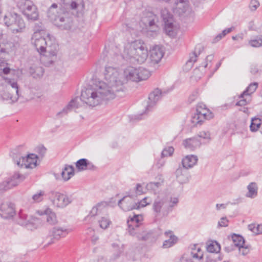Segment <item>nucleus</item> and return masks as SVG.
<instances>
[{"mask_svg":"<svg viewBox=\"0 0 262 262\" xmlns=\"http://www.w3.org/2000/svg\"><path fill=\"white\" fill-rule=\"evenodd\" d=\"M107 83L99 82L97 88L90 86L81 91V100L90 106L99 105L101 101L114 99L117 93L122 92L124 96V84L127 81L138 82L147 79L150 76L149 71L144 68L127 67L123 73L112 67H106L104 73Z\"/></svg>","mask_w":262,"mask_h":262,"instance_id":"f257e3e1","label":"nucleus"},{"mask_svg":"<svg viewBox=\"0 0 262 262\" xmlns=\"http://www.w3.org/2000/svg\"><path fill=\"white\" fill-rule=\"evenodd\" d=\"M124 53L128 58L134 59L139 64L144 63L148 56L147 48L140 40L132 42L125 48Z\"/></svg>","mask_w":262,"mask_h":262,"instance_id":"f03ea898","label":"nucleus"},{"mask_svg":"<svg viewBox=\"0 0 262 262\" xmlns=\"http://www.w3.org/2000/svg\"><path fill=\"white\" fill-rule=\"evenodd\" d=\"M57 4L54 3L49 8L48 11V17L55 25L61 30H69L71 29L73 23L69 17H64L62 15L59 14Z\"/></svg>","mask_w":262,"mask_h":262,"instance_id":"7ed1b4c3","label":"nucleus"},{"mask_svg":"<svg viewBox=\"0 0 262 262\" xmlns=\"http://www.w3.org/2000/svg\"><path fill=\"white\" fill-rule=\"evenodd\" d=\"M4 22L13 33L22 32L26 27L22 17L15 13H9L6 14L4 18Z\"/></svg>","mask_w":262,"mask_h":262,"instance_id":"20e7f679","label":"nucleus"},{"mask_svg":"<svg viewBox=\"0 0 262 262\" xmlns=\"http://www.w3.org/2000/svg\"><path fill=\"white\" fill-rule=\"evenodd\" d=\"M166 200L158 197L152 204V209L155 217L158 219L160 217L167 216L173 210V205H165Z\"/></svg>","mask_w":262,"mask_h":262,"instance_id":"39448f33","label":"nucleus"},{"mask_svg":"<svg viewBox=\"0 0 262 262\" xmlns=\"http://www.w3.org/2000/svg\"><path fill=\"white\" fill-rule=\"evenodd\" d=\"M34 46L37 51L43 54L46 52L50 53L51 56H56L58 50V46L55 42H48L47 39L40 37L36 38L34 41Z\"/></svg>","mask_w":262,"mask_h":262,"instance_id":"423d86ee","label":"nucleus"},{"mask_svg":"<svg viewBox=\"0 0 262 262\" xmlns=\"http://www.w3.org/2000/svg\"><path fill=\"white\" fill-rule=\"evenodd\" d=\"M28 174H22L19 172H15L6 181L0 183V193L10 189L18 185L27 177Z\"/></svg>","mask_w":262,"mask_h":262,"instance_id":"0eeeda50","label":"nucleus"},{"mask_svg":"<svg viewBox=\"0 0 262 262\" xmlns=\"http://www.w3.org/2000/svg\"><path fill=\"white\" fill-rule=\"evenodd\" d=\"M49 196L53 204L57 207L64 208L73 201L72 195L61 193L57 191H51Z\"/></svg>","mask_w":262,"mask_h":262,"instance_id":"6e6552de","label":"nucleus"},{"mask_svg":"<svg viewBox=\"0 0 262 262\" xmlns=\"http://www.w3.org/2000/svg\"><path fill=\"white\" fill-rule=\"evenodd\" d=\"M14 155H15L16 156L13 157V160L18 166H25L27 168H33L36 167L38 157L35 154H28L26 157H20L14 153Z\"/></svg>","mask_w":262,"mask_h":262,"instance_id":"1a4fd4ad","label":"nucleus"},{"mask_svg":"<svg viewBox=\"0 0 262 262\" xmlns=\"http://www.w3.org/2000/svg\"><path fill=\"white\" fill-rule=\"evenodd\" d=\"M161 15L164 23V29L165 33L169 36L174 35L173 17L167 9H162Z\"/></svg>","mask_w":262,"mask_h":262,"instance_id":"9d476101","label":"nucleus"},{"mask_svg":"<svg viewBox=\"0 0 262 262\" xmlns=\"http://www.w3.org/2000/svg\"><path fill=\"white\" fill-rule=\"evenodd\" d=\"M19 45L18 42L11 41L2 33H0V54H8L9 51L16 50Z\"/></svg>","mask_w":262,"mask_h":262,"instance_id":"9b49d317","label":"nucleus"},{"mask_svg":"<svg viewBox=\"0 0 262 262\" xmlns=\"http://www.w3.org/2000/svg\"><path fill=\"white\" fill-rule=\"evenodd\" d=\"M20 7L23 9V13L28 20L34 21L38 19L37 9L32 1H27V4Z\"/></svg>","mask_w":262,"mask_h":262,"instance_id":"f8f14e48","label":"nucleus"},{"mask_svg":"<svg viewBox=\"0 0 262 262\" xmlns=\"http://www.w3.org/2000/svg\"><path fill=\"white\" fill-rule=\"evenodd\" d=\"M162 96V92L161 90L159 89H155L154 91L150 93L148 97V104L146 107L145 112L141 114L140 116L138 117V119H142L141 116L146 114L147 112L154 106L157 102L158 101Z\"/></svg>","mask_w":262,"mask_h":262,"instance_id":"ddd939ff","label":"nucleus"},{"mask_svg":"<svg viewBox=\"0 0 262 262\" xmlns=\"http://www.w3.org/2000/svg\"><path fill=\"white\" fill-rule=\"evenodd\" d=\"M15 213L14 204L11 202H5L2 203L0 205V215L4 219H10Z\"/></svg>","mask_w":262,"mask_h":262,"instance_id":"4468645a","label":"nucleus"},{"mask_svg":"<svg viewBox=\"0 0 262 262\" xmlns=\"http://www.w3.org/2000/svg\"><path fill=\"white\" fill-rule=\"evenodd\" d=\"M164 52L161 48L155 46L150 50L149 58L153 63H158L163 57Z\"/></svg>","mask_w":262,"mask_h":262,"instance_id":"2eb2a0df","label":"nucleus"},{"mask_svg":"<svg viewBox=\"0 0 262 262\" xmlns=\"http://www.w3.org/2000/svg\"><path fill=\"white\" fill-rule=\"evenodd\" d=\"M141 218L142 216L140 215H134L130 220H128L127 224L130 234L134 235L136 233L134 231L139 227Z\"/></svg>","mask_w":262,"mask_h":262,"instance_id":"dca6fc26","label":"nucleus"},{"mask_svg":"<svg viewBox=\"0 0 262 262\" xmlns=\"http://www.w3.org/2000/svg\"><path fill=\"white\" fill-rule=\"evenodd\" d=\"M201 144V142L198 137H192L187 138L183 142V145L185 148L193 151L198 147H199Z\"/></svg>","mask_w":262,"mask_h":262,"instance_id":"f3484780","label":"nucleus"},{"mask_svg":"<svg viewBox=\"0 0 262 262\" xmlns=\"http://www.w3.org/2000/svg\"><path fill=\"white\" fill-rule=\"evenodd\" d=\"M75 165L77 169L79 171L85 170H93L95 167L92 162L85 158L78 160L76 162Z\"/></svg>","mask_w":262,"mask_h":262,"instance_id":"a211bd4d","label":"nucleus"},{"mask_svg":"<svg viewBox=\"0 0 262 262\" xmlns=\"http://www.w3.org/2000/svg\"><path fill=\"white\" fill-rule=\"evenodd\" d=\"M127 196H124L118 201V205L124 211H128L136 209L135 203H132L130 200H127Z\"/></svg>","mask_w":262,"mask_h":262,"instance_id":"6ab92c4d","label":"nucleus"},{"mask_svg":"<svg viewBox=\"0 0 262 262\" xmlns=\"http://www.w3.org/2000/svg\"><path fill=\"white\" fill-rule=\"evenodd\" d=\"M177 181L181 184L185 183L188 181L189 173L187 169L182 167H179L175 172Z\"/></svg>","mask_w":262,"mask_h":262,"instance_id":"aec40b11","label":"nucleus"},{"mask_svg":"<svg viewBox=\"0 0 262 262\" xmlns=\"http://www.w3.org/2000/svg\"><path fill=\"white\" fill-rule=\"evenodd\" d=\"M0 97L3 100L10 101L11 103H13L17 101L19 96L17 95L13 96L10 93L9 88L6 85L0 91Z\"/></svg>","mask_w":262,"mask_h":262,"instance_id":"412c9836","label":"nucleus"},{"mask_svg":"<svg viewBox=\"0 0 262 262\" xmlns=\"http://www.w3.org/2000/svg\"><path fill=\"white\" fill-rule=\"evenodd\" d=\"M198 160V157L194 155H187L182 160L183 168L186 169L192 168Z\"/></svg>","mask_w":262,"mask_h":262,"instance_id":"4be33fe9","label":"nucleus"},{"mask_svg":"<svg viewBox=\"0 0 262 262\" xmlns=\"http://www.w3.org/2000/svg\"><path fill=\"white\" fill-rule=\"evenodd\" d=\"M228 241L231 242V244L235 246V248H238L239 252L241 251L242 247H243V245H245V242L242 236L236 234H233L231 236V239L229 237Z\"/></svg>","mask_w":262,"mask_h":262,"instance_id":"5701e85b","label":"nucleus"},{"mask_svg":"<svg viewBox=\"0 0 262 262\" xmlns=\"http://www.w3.org/2000/svg\"><path fill=\"white\" fill-rule=\"evenodd\" d=\"M109 205V203L102 201L97 204L91 210L88 216H94L100 213Z\"/></svg>","mask_w":262,"mask_h":262,"instance_id":"b1692460","label":"nucleus"},{"mask_svg":"<svg viewBox=\"0 0 262 262\" xmlns=\"http://www.w3.org/2000/svg\"><path fill=\"white\" fill-rule=\"evenodd\" d=\"M52 236L54 239L58 240L65 237L69 233L68 230L63 228L54 227L52 229Z\"/></svg>","mask_w":262,"mask_h":262,"instance_id":"393cba45","label":"nucleus"},{"mask_svg":"<svg viewBox=\"0 0 262 262\" xmlns=\"http://www.w3.org/2000/svg\"><path fill=\"white\" fill-rule=\"evenodd\" d=\"M61 176L64 181L69 180L71 177L74 174V168L72 165H66L64 169L61 173Z\"/></svg>","mask_w":262,"mask_h":262,"instance_id":"a878e982","label":"nucleus"},{"mask_svg":"<svg viewBox=\"0 0 262 262\" xmlns=\"http://www.w3.org/2000/svg\"><path fill=\"white\" fill-rule=\"evenodd\" d=\"M29 73L33 78L40 79L43 75L44 69L41 67H30Z\"/></svg>","mask_w":262,"mask_h":262,"instance_id":"bb28decb","label":"nucleus"},{"mask_svg":"<svg viewBox=\"0 0 262 262\" xmlns=\"http://www.w3.org/2000/svg\"><path fill=\"white\" fill-rule=\"evenodd\" d=\"M248 192L246 196L251 199L255 198L257 195L258 187L255 182L250 183L247 186Z\"/></svg>","mask_w":262,"mask_h":262,"instance_id":"cd10ccee","label":"nucleus"},{"mask_svg":"<svg viewBox=\"0 0 262 262\" xmlns=\"http://www.w3.org/2000/svg\"><path fill=\"white\" fill-rule=\"evenodd\" d=\"M146 188L144 189L141 184L138 183L136 184L133 192H132L131 190L128 192V196L130 198H134L138 195L144 194L146 192Z\"/></svg>","mask_w":262,"mask_h":262,"instance_id":"c85d7f7f","label":"nucleus"},{"mask_svg":"<svg viewBox=\"0 0 262 262\" xmlns=\"http://www.w3.org/2000/svg\"><path fill=\"white\" fill-rule=\"evenodd\" d=\"M188 3L187 0H177L175 2L176 9H178L179 14H182L186 11L188 9Z\"/></svg>","mask_w":262,"mask_h":262,"instance_id":"c756f323","label":"nucleus"},{"mask_svg":"<svg viewBox=\"0 0 262 262\" xmlns=\"http://www.w3.org/2000/svg\"><path fill=\"white\" fill-rule=\"evenodd\" d=\"M258 83L254 82L251 83L245 89V90L239 95L240 98H243L245 96H250L253 94L257 89Z\"/></svg>","mask_w":262,"mask_h":262,"instance_id":"7c9ffc66","label":"nucleus"},{"mask_svg":"<svg viewBox=\"0 0 262 262\" xmlns=\"http://www.w3.org/2000/svg\"><path fill=\"white\" fill-rule=\"evenodd\" d=\"M47 222L51 225H54L57 223V220L56 214L52 212L50 209H48L46 211Z\"/></svg>","mask_w":262,"mask_h":262,"instance_id":"2f4dec72","label":"nucleus"},{"mask_svg":"<svg viewBox=\"0 0 262 262\" xmlns=\"http://www.w3.org/2000/svg\"><path fill=\"white\" fill-rule=\"evenodd\" d=\"M77 98H76L73 99L70 101V102L68 103L66 107L63 108L61 112H59L57 115L59 116L61 114H67L68 111L71 110L73 108H78V103L77 101Z\"/></svg>","mask_w":262,"mask_h":262,"instance_id":"473e14b6","label":"nucleus"},{"mask_svg":"<svg viewBox=\"0 0 262 262\" xmlns=\"http://www.w3.org/2000/svg\"><path fill=\"white\" fill-rule=\"evenodd\" d=\"M27 217L28 215L20 210L18 213V217L17 220V223L21 226H26L29 225L30 222Z\"/></svg>","mask_w":262,"mask_h":262,"instance_id":"72a5a7b5","label":"nucleus"},{"mask_svg":"<svg viewBox=\"0 0 262 262\" xmlns=\"http://www.w3.org/2000/svg\"><path fill=\"white\" fill-rule=\"evenodd\" d=\"M203 113L200 111H196V113L192 116L191 122L193 126L198 124L201 125L202 123Z\"/></svg>","mask_w":262,"mask_h":262,"instance_id":"f704fd0d","label":"nucleus"},{"mask_svg":"<svg viewBox=\"0 0 262 262\" xmlns=\"http://www.w3.org/2000/svg\"><path fill=\"white\" fill-rule=\"evenodd\" d=\"M207 250L210 253H218L221 250V246L216 241L212 242L207 245Z\"/></svg>","mask_w":262,"mask_h":262,"instance_id":"c9c22d12","label":"nucleus"},{"mask_svg":"<svg viewBox=\"0 0 262 262\" xmlns=\"http://www.w3.org/2000/svg\"><path fill=\"white\" fill-rule=\"evenodd\" d=\"M261 119L258 118H252L250 125L251 131L252 132L257 131L261 125Z\"/></svg>","mask_w":262,"mask_h":262,"instance_id":"e433bc0d","label":"nucleus"},{"mask_svg":"<svg viewBox=\"0 0 262 262\" xmlns=\"http://www.w3.org/2000/svg\"><path fill=\"white\" fill-rule=\"evenodd\" d=\"M151 203V199L148 197H145L140 201L135 203L136 209H139L141 208L144 207Z\"/></svg>","mask_w":262,"mask_h":262,"instance_id":"4c0bfd02","label":"nucleus"},{"mask_svg":"<svg viewBox=\"0 0 262 262\" xmlns=\"http://www.w3.org/2000/svg\"><path fill=\"white\" fill-rule=\"evenodd\" d=\"M177 237L174 235H170L168 239L165 240L163 244V247L168 248L172 246L177 242Z\"/></svg>","mask_w":262,"mask_h":262,"instance_id":"58836bf2","label":"nucleus"},{"mask_svg":"<svg viewBox=\"0 0 262 262\" xmlns=\"http://www.w3.org/2000/svg\"><path fill=\"white\" fill-rule=\"evenodd\" d=\"M98 223L100 228L105 229L108 228L111 223V221L107 216H102L98 221Z\"/></svg>","mask_w":262,"mask_h":262,"instance_id":"ea45409f","label":"nucleus"},{"mask_svg":"<svg viewBox=\"0 0 262 262\" xmlns=\"http://www.w3.org/2000/svg\"><path fill=\"white\" fill-rule=\"evenodd\" d=\"M5 81L9 86H11V88L14 89V91L16 93V95L19 96L18 86L17 82L14 79H11L8 78H6Z\"/></svg>","mask_w":262,"mask_h":262,"instance_id":"a19ab883","label":"nucleus"},{"mask_svg":"<svg viewBox=\"0 0 262 262\" xmlns=\"http://www.w3.org/2000/svg\"><path fill=\"white\" fill-rule=\"evenodd\" d=\"M145 24H148L150 28V31L156 33L158 30V26L155 24L154 18H149L147 21L145 22Z\"/></svg>","mask_w":262,"mask_h":262,"instance_id":"79ce46f5","label":"nucleus"},{"mask_svg":"<svg viewBox=\"0 0 262 262\" xmlns=\"http://www.w3.org/2000/svg\"><path fill=\"white\" fill-rule=\"evenodd\" d=\"M161 185V183L159 182H150L148 183L146 186V188L149 190H157Z\"/></svg>","mask_w":262,"mask_h":262,"instance_id":"37998d69","label":"nucleus"},{"mask_svg":"<svg viewBox=\"0 0 262 262\" xmlns=\"http://www.w3.org/2000/svg\"><path fill=\"white\" fill-rule=\"evenodd\" d=\"M196 61V55L192 54L190 56L189 59L186 62L185 64L186 70H189L193 65V63Z\"/></svg>","mask_w":262,"mask_h":262,"instance_id":"c03bdc74","label":"nucleus"},{"mask_svg":"<svg viewBox=\"0 0 262 262\" xmlns=\"http://www.w3.org/2000/svg\"><path fill=\"white\" fill-rule=\"evenodd\" d=\"M249 44L253 47H259L262 46V41L260 39L259 37H257L255 39L250 40Z\"/></svg>","mask_w":262,"mask_h":262,"instance_id":"a18cd8bd","label":"nucleus"},{"mask_svg":"<svg viewBox=\"0 0 262 262\" xmlns=\"http://www.w3.org/2000/svg\"><path fill=\"white\" fill-rule=\"evenodd\" d=\"M174 151V148L170 146L164 148L161 152L162 157H165L171 156Z\"/></svg>","mask_w":262,"mask_h":262,"instance_id":"49530a36","label":"nucleus"},{"mask_svg":"<svg viewBox=\"0 0 262 262\" xmlns=\"http://www.w3.org/2000/svg\"><path fill=\"white\" fill-rule=\"evenodd\" d=\"M45 195V192L40 190L39 192L34 194L32 196V199L35 202H39L43 200V196Z\"/></svg>","mask_w":262,"mask_h":262,"instance_id":"de8ad7c7","label":"nucleus"},{"mask_svg":"<svg viewBox=\"0 0 262 262\" xmlns=\"http://www.w3.org/2000/svg\"><path fill=\"white\" fill-rule=\"evenodd\" d=\"M229 220L226 217H222L218 222V227H227Z\"/></svg>","mask_w":262,"mask_h":262,"instance_id":"09e8293b","label":"nucleus"},{"mask_svg":"<svg viewBox=\"0 0 262 262\" xmlns=\"http://www.w3.org/2000/svg\"><path fill=\"white\" fill-rule=\"evenodd\" d=\"M210 134L208 132L203 131V132H200L199 134H198V136H195V137H198L199 139V138H201L205 139L210 140Z\"/></svg>","mask_w":262,"mask_h":262,"instance_id":"8fccbe9b","label":"nucleus"},{"mask_svg":"<svg viewBox=\"0 0 262 262\" xmlns=\"http://www.w3.org/2000/svg\"><path fill=\"white\" fill-rule=\"evenodd\" d=\"M259 6V3L257 0H251L249 4V8L252 11H255Z\"/></svg>","mask_w":262,"mask_h":262,"instance_id":"3c124183","label":"nucleus"},{"mask_svg":"<svg viewBox=\"0 0 262 262\" xmlns=\"http://www.w3.org/2000/svg\"><path fill=\"white\" fill-rule=\"evenodd\" d=\"M47 151V148L43 145H40L37 147V152L38 154L43 157Z\"/></svg>","mask_w":262,"mask_h":262,"instance_id":"603ef678","label":"nucleus"},{"mask_svg":"<svg viewBox=\"0 0 262 262\" xmlns=\"http://www.w3.org/2000/svg\"><path fill=\"white\" fill-rule=\"evenodd\" d=\"M43 30V25L41 23L39 22L36 23L34 26V31L35 32H39Z\"/></svg>","mask_w":262,"mask_h":262,"instance_id":"864d4df0","label":"nucleus"},{"mask_svg":"<svg viewBox=\"0 0 262 262\" xmlns=\"http://www.w3.org/2000/svg\"><path fill=\"white\" fill-rule=\"evenodd\" d=\"M250 247H251L249 245L245 246L244 245H243V247H242L241 249V251L239 252L241 253L242 255H246L249 253L250 250Z\"/></svg>","mask_w":262,"mask_h":262,"instance_id":"5fc2aeb1","label":"nucleus"},{"mask_svg":"<svg viewBox=\"0 0 262 262\" xmlns=\"http://www.w3.org/2000/svg\"><path fill=\"white\" fill-rule=\"evenodd\" d=\"M203 50V47L201 45H198L195 47L194 51L193 52L192 54H195L197 56L198 54L200 55Z\"/></svg>","mask_w":262,"mask_h":262,"instance_id":"6e6d98bb","label":"nucleus"},{"mask_svg":"<svg viewBox=\"0 0 262 262\" xmlns=\"http://www.w3.org/2000/svg\"><path fill=\"white\" fill-rule=\"evenodd\" d=\"M239 98H240L241 100L236 103V106H245L248 103L246 99L244 98V96H243V98H240L239 97Z\"/></svg>","mask_w":262,"mask_h":262,"instance_id":"4d7b16f0","label":"nucleus"},{"mask_svg":"<svg viewBox=\"0 0 262 262\" xmlns=\"http://www.w3.org/2000/svg\"><path fill=\"white\" fill-rule=\"evenodd\" d=\"M235 249V246H233L232 244H231L229 246H226L224 248L225 251L228 253L233 251Z\"/></svg>","mask_w":262,"mask_h":262,"instance_id":"13d9d810","label":"nucleus"},{"mask_svg":"<svg viewBox=\"0 0 262 262\" xmlns=\"http://www.w3.org/2000/svg\"><path fill=\"white\" fill-rule=\"evenodd\" d=\"M90 262H107L106 259L102 256L92 259Z\"/></svg>","mask_w":262,"mask_h":262,"instance_id":"bf43d9fd","label":"nucleus"},{"mask_svg":"<svg viewBox=\"0 0 262 262\" xmlns=\"http://www.w3.org/2000/svg\"><path fill=\"white\" fill-rule=\"evenodd\" d=\"M197 98V94L196 93H194L192 94L188 98L189 103H191L193 102L196 98Z\"/></svg>","mask_w":262,"mask_h":262,"instance_id":"052dcab7","label":"nucleus"},{"mask_svg":"<svg viewBox=\"0 0 262 262\" xmlns=\"http://www.w3.org/2000/svg\"><path fill=\"white\" fill-rule=\"evenodd\" d=\"M207 109L206 105L203 103H199L196 106V111H202Z\"/></svg>","mask_w":262,"mask_h":262,"instance_id":"680f3d73","label":"nucleus"},{"mask_svg":"<svg viewBox=\"0 0 262 262\" xmlns=\"http://www.w3.org/2000/svg\"><path fill=\"white\" fill-rule=\"evenodd\" d=\"M234 29V28L233 27H232L231 28H227V29L224 30L222 32V35L226 36L228 33L231 32Z\"/></svg>","mask_w":262,"mask_h":262,"instance_id":"e2e57ef3","label":"nucleus"},{"mask_svg":"<svg viewBox=\"0 0 262 262\" xmlns=\"http://www.w3.org/2000/svg\"><path fill=\"white\" fill-rule=\"evenodd\" d=\"M203 114H207V113L209 114V118H212L213 117V114L210 112L208 109H205L201 111Z\"/></svg>","mask_w":262,"mask_h":262,"instance_id":"0e129e2a","label":"nucleus"},{"mask_svg":"<svg viewBox=\"0 0 262 262\" xmlns=\"http://www.w3.org/2000/svg\"><path fill=\"white\" fill-rule=\"evenodd\" d=\"M256 226L254 224H250L248 226V229L255 234H256Z\"/></svg>","mask_w":262,"mask_h":262,"instance_id":"69168bd1","label":"nucleus"},{"mask_svg":"<svg viewBox=\"0 0 262 262\" xmlns=\"http://www.w3.org/2000/svg\"><path fill=\"white\" fill-rule=\"evenodd\" d=\"M178 202L179 200L177 198H174L173 200H172V198H171L170 204L169 205H172L173 207L174 206L177 205Z\"/></svg>","mask_w":262,"mask_h":262,"instance_id":"338daca9","label":"nucleus"},{"mask_svg":"<svg viewBox=\"0 0 262 262\" xmlns=\"http://www.w3.org/2000/svg\"><path fill=\"white\" fill-rule=\"evenodd\" d=\"M262 233V225H258L256 228V234Z\"/></svg>","mask_w":262,"mask_h":262,"instance_id":"774afa93","label":"nucleus"}]
</instances>
